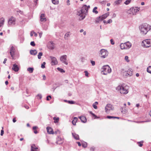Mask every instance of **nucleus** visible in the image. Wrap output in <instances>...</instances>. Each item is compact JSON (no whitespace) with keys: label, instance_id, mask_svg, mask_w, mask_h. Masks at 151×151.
Returning a JSON list of instances; mask_svg holds the SVG:
<instances>
[{"label":"nucleus","instance_id":"nucleus-1","mask_svg":"<svg viewBox=\"0 0 151 151\" xmlns=\"http://www.w3.org/2000/svg\"><path fill=\"white\" fill-rule=\"evenodd\" d=\"M90 7V6H87L86 5H84L82 7L81 10L78 12L77 14L80 16L81 19H83L85 17V14L87 13L88 8Z\"/></svg>","mask_w":151,"mask_h":151},{"label":"nucleus","instance_id":"nucleus-2","mask_svg":"<svg viewBox=\"0 0 151 151\" xmlns=\"http://www.w3.org/2000/svg\"><path fill=\"white\" fill-rule=\"evenodd\" d=\"M139 29L142 35H145L151 29V26L146 23L143 24L139 27Z\"/></svg>","mask_w":151,"mask_h":151},{"label":"nucleus","instance_id":"nucleus-3","mask_svg":"<svg viewBox=\"0 0 151 151\" xmlns=\"http://www.w3.org/2000/svg\"><path fill=\"white\" fill-rule=\"evenodd\" d=\"M129 87L127 85H119L116 88L117 91H119L120 93L123 94H126L129 92Z\"/></svg>","mask_w":151,"mask_h":151},{"label":"nucleus","instance_id":"nucleus-4","mask_svg":"<svg viewBox=\"0 0 151 151\" xmlns=\"http://www.w3.org/2000/svg\"><path fill=\"white\" fill-rule=\"evenodd\" d=\"M111 70L108 65L104 66L102 68L101 73L104 75H107L111 72Z\"/></svg>","mask_w":151,"mask_h":151},{"label":"nucleus","instance_id":"nucleus-5","mask_svg":"<svg viewBox=\"0 0 151 151\" xmlns=\"http://www.w3.org/2000/svg\"><path fill=\"white\" fill-rule=\"evenodd\" d=\"M142 45L145 47H151V40L146 39L142 41Z\"/></svg>","mask_w":151,"mask_h":151},{"label":"nucleus","instance_id":"nucleus-6","mask_svg":"<svg viewBox=\"0 0 151 151\" xmlns=\"http://www.w3.org/2000/svg\"><path fill=\"white\" fill-rule=\"evenodd\" d=\"M122 73L123 76L125 78L131 76L133 75V72L132 69H129L128 70L126 71H124V70H123Z\"/></svg>","mask_w":151,"mask_h":151},{"label":"nucleus","instance_id":"nucleus-7","mask_svg":"<svg viewBox=\"0 0 151 151\" xmlns=\"http://www.w3.org/2000/svg\"><path fill=\"white\" fill-rule=\"evenodd\" d=\"M101 57L103 58H106L108 55V52L106 50L102 49L100 51Z\"/></svg>","mask_w":151,"mask_h":151},{"label":"nucleus","instance_id":"nucleus-8","mask_svg":"<svg viewBox=\"0 0 151 151\" xmlns=\"http://www.w3.org/2000/svg\"><path fill=\"white\" fill-rule=\"evenodd\" d=\"M16 19L12 16L10 18L8 21V24L9 26L14 25L15 24Z\"/></svg>","mask_w":151,"mask_h":151},{"label":"nucleus","instance_id":"nucleus-9","mask_svg":"<svg viewBox=\"0 0 151 151\" xmlns=\"http://www.w3.org/2000/svg\"><path fill=\"white\" fill-rule=\"evenodd\" d=\"M67 56L66 55H64L61 56L60 58V61L66 65L68 64L67 61Z\"/></svg>","mask_w":151,"mask_h":151},{"label":"nucleus","instance_id":"nucleus-10","mask_svg":"<svg viewBox=\"0 0 151 151\" xmlns=\"http://www.w3.org/2000/svg\"><path fill=\"white\" fill-rule=\"evenodd\" d=\"M114 107L112 105L108 104L106 105L105 107V111L106 112H109L111 110H113Z\"/></svg>","mask_w":151,"mask_h":151},{"label":"nucleus","instance_id":"nucleus-11","mask_svg":"<svg viewBox=\"0 0 151 151\" xmlns=\"http://www.w3.org/2000/svg\"><path fill=\"white\" fill-rule=\"evenodd\" d=\"M51 60V64L52 65H57L58 63V61L55 57L50 56Z\"/></svg>","mask_w":151,"mask_h":151},{"label":"nucleus","instance_id":"nucleus-12","mask_svg":"<svg viewBox=\"0 0 151 151\" xmlns=\"http://www.w3.org/2000/svg\"><path fill=\"white\" fill-rule=\"evenodd\" d=\"M15 48L13 46H11L10 47L9 53L11 55V56L12 58V59H14V55H15Z\"/></svg>","mask_w":151,"mask_h":151},{"label":"nucleus","instance_id":"nucleus-13","mask_svg":"<svg viewBox=\"0 0 151 151\" xmlns=\"http://www.w3.org/2000/svg\"><path fill=\"white\" fill-rule=\"evenodd\" d=\"M140 9L139 8L135 7L131 8V11L132 12V15H135L137 12Z\"/></svg>","mask_w":151,"mask_h":151},{"label":"nucleus","instance_id":"nucleus-14","mask_svg":"<svg viewBox=\"0 0 151 151\" xmlns=\"http://www.w3.org/2000/svg\"><path fill=\"white\" fill-rule=\"evenodd\" d=\"M47 46L49 49L53 50L55 48L54 44L52 41H50L48 43Z\"/></svg>","mask_w":151,"mask_h":151},{"label":"nucleus","instance_id":"nucleus-15","mask_svg":"<svg viewBox=\"0 0 151 151\" xmlns=\"http://www.w3.org/2000/svg\"><path fill=\"white\" fill-rule=\"evenodd\" d=\"M63 139L59 136H58L57 139L56 143L59 145L63 143Z\"/></svg>","mask_w":151,"mask_h":151},{"label":"nucleus","instance_id":"nucleus-16","mask_svg":"<svg viewBox=\"0 0 151 151\" xmlns=\"http://www.w3.org/2000/svg\"><path fill=\"white\" fill-rule=\"evenodd\" d=\"M12 69L15 72H17L19 70L17 65L16 64H14L13 65Z\"/></svg>","mask_w":151,"mask_h":151},{"label":"nucleus","instance_id":"nucleus-17","mask_svg":"<svg viewBox=\"0 0 151 151\" xmlns=\"http://www.w3.org/2000/svg\"><path fill=\"white\" fill-rule=\"evenodd\" d=\"M47 130L48 133L49 134H54L53 129L51 127H47Z\"/></svg>","mask_w":151,"mask_h":151},{"label":"nucleus","instance_id":"nucleus-18","mask_svg":"<svg viewBox=\"0 0 151 151\" xmlns=\"http://www.w3.org/2000/svg\"><path fill=\"white\" fill-rule=\"evenodd\" d=\"M38 148L36 147L35 144L31 145V150L32 151H38Z\"/></svg>","mask_w":151,"mask_h":151},{"label":"nucleus","instance_id":"nucleus-19","mask_svg":"<svg viewBox=\"0 0 151 151\" xmlns=\"http://www.w3.org/2000/svg\"><path fill=\"white\" fill-rule=\"evenodd\" d=\"M79 118L80 119L82 122L84 123L86 122L87 119L86 118L85 116H80L79 117Z\"/></svg>","mask_w":151,"mask_h":151},{"label":"nucleus","instance_id":"nucleus-20","mask_svg":"<svg viewBox=\"0 0 151 151\" xmlns=\"http://www.w3.org/2000/svg\"><path fill=\"white\" fill-rule=\"evenodd\" d=\"M125 46L126 47V49H129L132 46V44L129 41L125 43Z\"/></svg>","mask_w":151,"mask_h":151},{"label":"nucleus","instance_id":"nucleus-21","mask_svg":"<svg viewBox=\"0 0 151 151\" xmlns=\"http://www.w3.org/2000/svg\"><path fill=\"white\" fill-rule=\"evenodd\" d=\"M46 20V19L45 17V14H42L40 17V21L41 22H44Z\"/></svg>","mask_w":151,"mask_h":151},{"label":"nucleus","instance_id":"nucleus-22","mask_svg":"<svg viewBox=\"0 0 151 151\" xmlns=\"http://www.w3.org/2000/svg\"><path fill=\"white\" fill-rule=\"evenodd\" d=\"M122 2V0H117L115 1L114 2L113 5L114 6L118 5L121 3Z\"/></svg>","mask_w":151,"mask_h":151},{"label":"nucleus","instance_id":"nucleus-23","mask_svg":"<svg viewBox=\"0 0 151 151\" xmlns=\"http://www.w3.org/2000/svg\"><path fill=\"white\" fill-rule=\"evenodd\" d=\"M37 51L36 50H31L30 51V54L33 55H35L37 53Z\"/></svg>","mask_w":151,"mask_h":151},{"label":"nucleus","instance_id":"nucleus-24","mask_svg":"<svg viewBox=\"0 0 151 151\" xmlns=\"http://www.w3.org/2000/svg\"><path fill=\"white\" fill-rule=\"evenodd\" d=\"M72 135L74 138L76 140H78L79 139V136L78 134H76L75 133H72Z\"/></svg>","mask_w":151,"mask_h":151},{"label":"nucleus","instance_id":"nucleus-25","mask_svg":"<svg viewBox=\"0 0 151 151\" xmlns=\"http://www.w3.org/2000/svg\"><path fill=\"white\" fill-rule=\"evenodd\" d=\"M4 22V19L2 17L0 19V27L3 25Z\"/></svg>","mask_w":151,"mask_h":151},{"label":"nucleus","instance_id":"nucleus-26","mask_svg":"<svg viewBox=\"0 0 151 151\" xmlns=\"http://www.w3.org/2000/svg\"><path fill=\"white\" fill-rule=\"evenodd\" d=\"M109 15V13L108 12L106 13L105 14L103 15H102L101 16V17L103 19H106V17H107Z\"/></svg>","mask_w":151,"mask_h":151},{"label":"nucleus","instance_id":"nucleus-27","mask_svg":"<svg viewBox=\"0 0 151 151\" xmlns=\"http://www.w3.org/2000/svg\"><path fill=\"white\" fill-rule=\"evenodd\" d=\"M103 19L100 16L98 17H97L96 20V23H99Z\"/></svg>","mask_w":151,"mask_h":151},{"label":"nucleus","instance_id":"nucleus-28","mask_svg":"<svg viewBox=\"0 0 151 151\" xmlns=\"http://www.w3.org/2000/svg\"><path fill=\"white\" fill-rule=\"evenodd\" d=\"M125 43H121L120 45V47L121 49L123 50L124 49H126V47L125 46Z\"/></svg>","mask_w":151,"mask_h":151},{"label":"nucleus","instance_id":"nucleus-29","mask_svg":"<svg viewBox=\"0 0 151 151\" xmlns=\"http://www.w3.org/2000/svg\"><path fill=\"white\" fill-rule=\"evenodd\" d=\"M78 118L76 117H74L73 118V120L72 121V123L73 125H76V123L77 121Z\"/></svg>","mask_w":151,"mask_h":151},{"label":"nucleus","instance_id":"nucleus-30","mask_svg":"<svg viewBox=\"0 0 151 151\" xmlns=\"http://www.w3.org/2000/svg\"><path fill=\"white\" fill-rule=\"evenodd\" d=\"M53 119L54 120V122L55 123H57L59 121V118L58 117H54L53 118Z\"/></svg>","mask_w":151,"mask_h":151},{"label":"nucleus","instance_id":"nucleus-31","mask_svg":"<svg viewBox=\"0 0 151 151\" xmlns=\"http://www.w3.org/2000/svg\"><path fill=\"white\" fill-rule=\"evenodd\" d=\"M28 71H29L30 73H32L34 70V68H28L27 69Z\"/></svg>","mask_w":151,"mask_h":151},{"label":"nucleus","instance_id":"nucleus-32","mask_svg":"<svg viewBox=\"0 0 151 151\" xmlns=\"http://www.w3.org/2000/svg\"><path fill=\"white\" fill-rule=\"evenodd\" d=\"M97 9V7H94L93 10V12L96 14H97L98 13V12L97 10H96Z\"/></svg>","mask_w":151,"mask_h":151},{"label":"nucleus","instance_id":"nucleus-33","mask_svg":"<svg viewBox=\"0 0 151 151\" xmlns=\"http://www.w3.org/2000/svg\"><path fill=\"white\" fill-rule=\"evenodd\" d=\"M37 126H34L33 127L32 129L34 130V132L36 134L38 133L37 131L36 130V129L37 128Z\"/></svg>","mask_w":151,"mask_h":151},{"label":"nucleus","instance_id":"nucleus-34","mask_svg":"<svg viewBox=\"0 0 151 151\" xmlns=\"http://www.w3.org/2000/svg\"><path fill=\"white\" fill-rule=\"evenodd\" d=\"M52 3L54 4H58L59 3L58 0H52Z\"/></svg>","mask_w":151,"mask_h":151},{"label":"nucleus","instance_id":"nucleus-35","mask_svg":"<svg viewBox=\"0 0 151 151\" xmlns=\"http://www.w3.org/2000/svg\"><path fill=\"white\" fill-rule=\"evenodd\" d=\"M70 32H68L67 33H66L65 35V39H67L70 36Z\"/></svg>","mask_w":151,"mask_h":151},{"label":"nucleus","instance_id":"nucleus-36","mask_svg":"<svg viewBox=\"0 0 151 151\" xmlns=\"http://www.w3.org/2000/svg\"><path fill=\"white\" fill-rule=\"evenodd\" d=\"M147 70V72L151 74V66H149L148 67Z\"/></svg>","mask_w":151,"mask_h":151},{"label":"nucleus","instance_id":"nucleus-37","mask_svg":"<svg viewBox=\"0 0 151 151\" xmlns=\"http://www.w3.org/2000/svg\"><path fill=\"white\" fill-rule=\"evenodd\" d=\"M42 55V53L41 52H40L38 55V58L39 59H40L41 58V56Z\"/></svg>","mask_w":151,"mask_h":151},{"label":"nucleus","instance_id":"nucleus-38","mask_svg":"<svg viewBox=\"0 0 151 151\" xmlns=\"http://www.w3.org/2000/svg\"><path fill=\"white\" fill-rule=\"evenodd\" d=\"M125 107H122L121 108V111L122 113H125Z\"/></svg>","mask_w":151,"mask_h":151},{"label":"nucleus","instance_id":"nucleus-39","mask_svg":"<svg viewBox=\"0 0 151 151\" xmlns=\"http://www.w3.org/2000/svg\"><path fill=\"white\" fill-rule=\"evenodd\" d=\"M57 69L59 71H60L61 73L65 72V71L63 69L61 68H57Z\"/></svg>","mask_w":151,"mask_h":151},{"label":"nucleus","instance_id":"nucleus-40","mask_svg":"<svg viewBox=\"0 0 151 151\" xmlns=\"http://www.w3.org/2000/svg\"><path fill=\"white\" fill-rule=\"evenodd\" d=\"M65 101H67L69 104H73L75 103V102L73 101H67V100H65Z\"/></svg>","mask_w":151,"mask_h":151},{"label":"nucleus","instance_id":"nucleus-41","mask_svg":"<svg viewBox=\"0 0 151 151\" xmlns=\"http://www.w3.org/2000/svg\"><path fill=\"white\" fill-rule=\"evenodd\" d=\"M87 144L86 142H84L82 144V146L84 148H86L87 147Z\"/></svg>","mask_w":151,"mask_h":151},{"label":"nucleus","instance_id":"nucleus-42","mask_svg":"<svg viewBox=\"0 0 151 151\" xmlns=\"http://www.w3.org/2000/svg\"><path fill=\"white\" fill-rule=\"evenodd\" d=\"M131 0H127L124 2V3L126 5H128L131 2Z\"/></svg>","mask_w":151,"mask_h":151},{"label":"nucleus","instance_id":"nucleus-43","mask_svg":"<svg viewBox=\"0 0 151 151\" xmlns=\"http://www.w3.org/2000/svg\"><path fill=\"white\" fill-rule=\"evenodd\" d=\"M143 141H142L141 142H137V143L138 144L139 146L140 147H141L143 145L142 144V143H143Z\"/></svg>","mask_w":151,"mask_h":151},{"label":"nucleus","instance_id":"nucleus-44","mask_svg":"<svg viewBox=\"0 0 151 151\" xmlns=\"http://www.w3.org/2000/svg\"><path fill=\"white\" fill-rule=\"evenodd\" d=\"M46 63L45 62H43V63L42 64L41 67L42 68H45V64Z\"/></svg>","mask_w":151,"mask_h":151},{"label":"nucleus","instance_id":"nucleus-45","mask_svg":"<svg viewBox=\"0 0 151 151\" xmlns=\"http://www.w3.org/2000/svg\"><path fill=\"white\" fill-rule=\"evenodd\" d=\"M124 59L127 62H129V60L128 59V57L127 56H125Z\"/></svg>","mask_w":151,"mask_h":151},{"label":"nucleus","instance_id":"nucleus-46","mask_svg":"<svg viewBox=\"0 0 151 151\" xmlns=\"http://www.w3.org/2000/svg\"><path fill=\"white\" fill-rule=\"evenodd\" d=\"M2 129L1 130V136H3V135L4 133V131L3 130L4 128L3 127H2Z\"/></svg>","mask_w":151,"mask_h":151},{"label":"nucleus","instance_id":"nucleus-47","mask_svg":"<svg viewBox=\"0 0 151 151\" xmlns=\"http://www.w3.org/2000/svg\"><path fill=\"white\" fill-rule=\"evenodd\" d=\"M114 116H106L107 118L109 119H114Z\"/></svg>","mask_w":151,"mask_h":151},{"label":"nucleus","instance_id":"nucleus-48","mask_svg":"<svg viewBox=\"0 0 151 151\" xmlns=\"http://www.w3.org/2000/svg\"><path fill=\"white\" fill-rule=\"evenodd\" d=\"M91 62L92 66H94L95 65V63L94 61L91 60Z\"/></svg>","mask_w":151,"mask_h":151},{"label":"nucleus","instance_id":"nucleus-49","mask_svg":"<svg viewBox=\"0 0 151 151\" xmlns=\"http://www.w3.org/2000/svg\"><path fill=\"white\" fill-rule=\"evenodd\" d=\"M30 45L32 46H34L35 45V44L34 42H31L30 43Z\"/></svg>","mask_w":151,"mask_h":151},{"label":"nucleus","instance_id":"nucleus-50","mask_svg":"<svg viewBox=\"0 0 151 151\" xmlns=\"http://www.w3.org/2000/svg\"><path fill=\"white\" fill-rule=\"evenodd\" d=\"M127 13L129 14H130L132 15V11H131V8L129 10H128V11Z\"/></svg>","mask_w":151,"mask_h":151},{"label":"nucleus","instance_id":"nucleus-51","mask_svg":"<svg viewBox=\"0 0 151 151\" xmlns=\"http://www.w3.org/2000/svg\"><path fill=\"white\" fill-rule=\"evenodd\" d=\"M93 106L95 109H97V107L96 106V105L95 104H93Z\"/></svg>","mask_w":151,"mask_h":151},{"label":"nucleus","instance_id":"nucleus-52","mask_svg":"<svg viewBox=\"0 0 151 151\" xmlns=\"http://www.w3.org/2000/svg\"><path fill=\"white\" fill-rule=\"evenodd\" d=\"M112 21L111 19H109L108 20V21L106 22V23H111L112 22Z\"/></svg>","mask_w":151,"mask_h":151},{"label":"nucleus","instance_id":"nucleus-53","mask_svg":"<svg viewBox=\"0 0 151 151\" xmlns=\"http://www.w3.org/2000/svg\"><path fill=\"white\" fill-rule=\"evenodd\" d=\"M110 42L111 44L113 45L114 44V41L113 40L111 39L110 40Z\"/></svg>","mask_w":151,"mask_h":151},{"label":"nucleus","instance_id":"nucleus-54","mask_svg":"<svg viewBox=\"0 0 151 151\" xmlns=\"http://www.w3.org/2000/svg\"><path fill=\"white\" fill-rule=\"evenodd\" d=\"M84 73H85V76L87 77H88V73L87 71H84Z\"/></svg>","mask_w":151,"mask_h":151},{"label":"nucleus","instance_id":"nucleus-55","mask_svg":"<svg viewBox=\"0 0 151 151\" xmlns=\"http://www.w3.org/2000/svg\"><path fill=\"white\" fill-rule=\"evenodd\" d=\"M20 40L21 41V42H23L24 40V38H23V37L22 36H21V37H20Z\"/></svg>","mask_w":151,"mask_h":151},{"label":"nucleus","instance_id":"nucleus-56","mask_svg":"<svg viewBox=\"0 0 151 151\" xmlns=\"http://www.w3.org/2000/svg\"><path fill=\"white\" fill-rule=\"evenodd\" d=\"M93 117H94V119H96L98 118V117L96 116L94 113L93 114H92V115Z\"/></svg>","mask_w":151,"mask_h":151},{"label":"nucleus","instance_id":"nucleus-57","mask_svg":"<svg viewBox=\"0 0 151 151\" xmlns=\"http://www.w3.org/2000/svg\"><path fill=\"white\" fill-rule=\"evenodd\" d=\"M70 1L69 0H68L67 1L66 3H67V5L68 6H69L70 4Z\"/></svg>","mask_w":151,"mask_h":151},{"label":"nucleus","instance_id":"nucleus-58","mask_svg":"<svg viewBox=\"0 0 151 151\" xmlns=\"http://www.w3.org/2000/svg\"><path fill=\"white\" fill-rule=\"evenodd\" d=\"M37 96L40 99H41L42 98V95L40 94H38Z\"/></svg>","mask_w":151,"mask_h":151},{"label":"nucleus","instance_id":"nucleus-59","mask_svg":"<svg viewBox=\"0 0 151 151\" xmlns=\"http://www.w3.org/2000/svg\"><path fill=\"white\" fill-rule=\"evenodd\" d=\"M116 14L115 13H114L112 15V18H114L116 17Z\"/></svg>","mask_w":151,"mask_h":151},{"label":"nucleus","instance_id":"nucleus-60","mask_svg":"<svg viewBox=\"0 0 151 151\" xmlns=\"http://www.w3.org/2000/svg\"><path fill=\"white\" fill-rule=\"evenodd\" d=\"M39 34L40 37V38H41V37L42 36V32H40L39 33Z\"/></svg>","mask_w":151,"mask_h":151},{"label":"nucleus","instance_id":"nucleus-61","mask_svg":"<svg viewBox=\"0 0 151 151\" xmlns=\"http://www.w3.org/2000/svg\"><path fill=\"white\" fill-rule=\"evenodd\" d=\"M95 149V148L93 147H91V150L92 151H93Z\"/></svg>","mask_w":151,"mask_h":151},{"label":"nucleus","instance_id":"nucleus-62","mask_svg":"<svg viewBox=\"0 0 151 151\" xmlns=\"http://www.w3.org/2000/svg\"><path fill=\"white\" fill-rule=\"evenodd\" d=\"M7 60V59L6 58H5L4 59V61H3V63L4 64H5L6 63V61Z\"/></svg>","mask_w":151,"mask_h":151},{"label":"nucleus","instance_id":"nucleus-63","mask_svg":"<svg viewBox=\"0 0 151 151\" xmlns=\"http://www.w3.org/2000/svg\"><path fill=\"white\" fill-rule=\"evenodd\" d=\"M16 121V119L15 118H14L13 119V122L14 123Z\"/></svg>","mask_w":151,"mask_h":151},{"label":"nucleus","instance_id":"nucleus-64","mask_svg":"<svg viewBox=\"0 0 151 151\" xmlns=\"http://www.w3.org/2000/svg\"><path fill=\"white\" fill-rule=\"evenodd\" d=\"M43 79L44 80H45L46 79V76H45V75H43Z\"/></svg>","mask_w":151,"mask_h":151}]
</instances>
